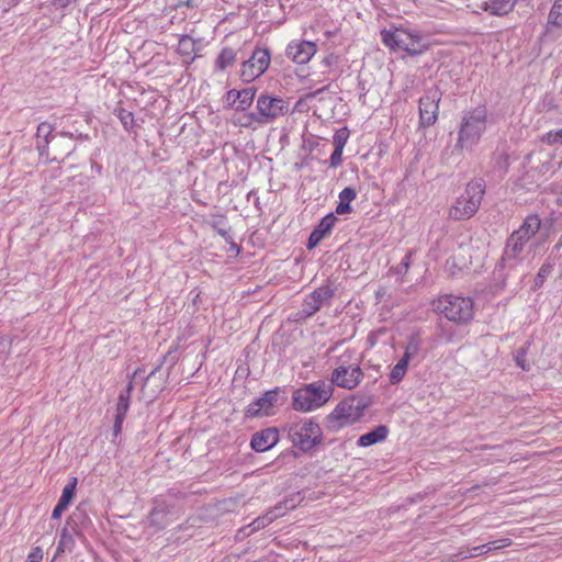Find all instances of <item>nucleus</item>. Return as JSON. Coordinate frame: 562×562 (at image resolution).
I'll list each match as a JSON object with an SVG mask.
<instances>
[{"instance_id": "51", "label": "nucleus", "mask_w": 562, "mask_h": 562, "mask_svg": "<svg viewBox=\"0 0 562 562\" xmlns=\"http://www.w3.org/2000/svg\"><path fill=\"white\" fill-rule=\"evenodd\" d=\"M76 0H55V4L60 8H67L69 4L75 2Z\"/></svg>"}, {"instance_id": "13", "label": "nucleus", "mask_w": 562, "mask_h": 562, "mask_svg": "<svg viewBox=\"0 0 562 562\" xmlns=\"http://www.w3.org/2000/svg\"><path fill=\"white\" fill-rule=\"evenodd\" d=\"M280 387L266 391L260 397L252 401L245 409L248 418L268 417L274 415V408L280 400Z\"/></svg>"}, {"instance_id": "52", "label": "nucleus", "mask_w": 562, "mask_h": 562, "mask_svg": "<svg viewBox=\"0 0 562 562\" xmlns=\"http://www.w3.org/2000/svg\"><path fill=\"white\" fill-rule=\"evenodd\" d=\"M226 241L229 243L231 250L239 252V246L233 240L232 237L229 240H226Z\"/></svg>"}, {"instance_id": "8", "label": "nucleus", "mask_w": 562, "mask_h": 562, "mask_svg": "<svg viewBox=\"0 0 562 562\" xmlns=\"http://www.w3.org/2000/svg\"><path fill=\"white\" fill-rule=\"evenodd\" d=\"M333 389L324 381L305 384L294 391L292 407L297 412H312L324 405L331 396Z\"/></svg>"}, {"instance_id": "54", "label": "nucleus", "mask_w": 562, "mask_h": 562, "mask_svg": "<svg viewBox=\"0 0 562 562\" xmlns=\"http://www.w3.org/2000/svg\"><path fill=\"white\" fill-rule=\"evenodd\" d=\"M331 59H333V56L327 57V58H325V59H324V63H325L327 66H329V65H330V63H331Z\"/></svg>"}, {"instance_id": "32", "label": "nucleus", "mask_w": 562, "mask_h": 562, "mask_svg": "<svg viewBox=\"0 0 562 562\" xmlns=\"http://www.w3.org/2000/svg\"><path fill=\"white\" fill-rule=\"evenodd\" d=\"M75 544L72 536L64 528L60 532L56 554H59L66 550L70 551Z\"/></svg>"}, {"instance_id": "21", "label": "nucleus", "mask_w": 562, "mask_h": 562, "mask_svg": "<svg viewBox=\"0 0 562 562\" xmlns=\"http://www.w3.org/2000/svg\"><path fill=\"white\" fill-rule=\"evenodd\" d=\"M389 429L384 425L375 427L373 430L359 437L357 445L359 447H370L386 439Z\"/></svg>"}, {"instance_id": "16", "label": "nucleus", "mask_w": 562, "mask_h": 562, "mask_svg": "<svg viewBox=\"0 0 562 562\" xmlns=\"http://www.w3.org/2000/svg\"><path fill=\"white\" fill-rule=\"evenodd\" d=\"M333 294L334 292L329 286L315 289L312 293L305 296L300 312L301 317L306 318L313 316L331 299Z\"/></svg>"}, {"instance_id": "44", "label": "nucleus", "mask_w": 562, "mask_h": 562, "mask_svg": "<svg viewBox=\"0 0 562 562\" xmlns=\"http://www.w3.org/2000/svg\"><path fill=\"white\" fill-rule=\"evenodd\" d=\"M159 370V367H156L155 369H153L145 378L144 380L145 381H148L151 376H154L156 374V372ZM143 369L138 368L137 370L134 371L133 375H132V379L133 380H136V379H143Z\"/></svg>"}, {"instance_id": "3", "label": "nucleus", "mask_w": 562, "mask_h": 562, "mask_svg": "<svg viewBox=\"0 0 562 562\" xmlns=\"http://www.w3.org/2000/svg\"><path fill=\"white\" fill-rule=\"evenodd\" d=\"M382 43L392 50H401L409 56L422 55L428 49L424 36L419 31L403 27L391 26L381 31Z\"/></svg>"}, {"instance_id": "38", "label": "nucleus", "mask_w": 562, "mask_h": 562, "mask_svg": "<svg viewBox=\"0 0 562 562\" xmlns=\"http://www.w3.org/2000/svg\"><path fill=\"white\" fill-rule=\"evenodd\" d=\"M407 370L404 369L403 367H400L398 364H395L392 370H391V373H390V382L392 384H397L400 383L403 378L405 376Z\"/></svg>"}, {"instance_id": "33", "label": "nucleus", "mask_w": 562, "mask_h": 562, "mask_svg": "<svg viewBox=\"0 0 562 562\" xmlns=\"http://www.w3.org/2000/svg\"><path fill=\"white\" fill-rule=\"evenodd\" d=\"M115 115L124 126L126 131H131L134 127V115L131 111L125 110L123 108H119L115 110Z\"/></svg>"}, {"instance_id": "11", "label": "nucleus", "mask_w": 562, "mask_h": 562, "mask_svg": "<svg viewBox=\"0 0 562 562\" xmlns=\"http://www.w3.org/2000/svg\"><path fill=\"white\" fill-rule=\"evenodd\" d=\"M271 61L270 52L267 48L257 47L251 56L240 65V78L245 82H251L266 72Z\"/></svg>"}, {"instance_id": "29", "label": "nucleus", "mask_w": 562, "mask_h": 562, "mask_svg": "<svg viewBox=\"0 0 562 562\" xmlns=\"http://www.w3.org/2000/svg\"><path fill=\"white\" fill-rule=\"evenodd\" d=\"M422 349V339L417 334H412L404 347V355L412 360L419 353Z\"/></svg>"}, {"instance_id": "17", "label": "nucleus", "mask_w": 562, "mask_h": 562, "mask_svg": "<svg viewBox=\"0 0 562 562\" xmlns=\"http://www.w3.org/2000/svg\"><path fill=\"white\" fill-rule=\"evenodd\" d=\"M317 50L316 44L310 41H292L285 49L288 58L299 65L311 60Z\"/></svg>"}, {"instance_id": "28", "label": "nucleus", "mask_w": 562, "mask_h": 562, "mask_svg": "<svg viewBox=\"0 0 562 562\" xmlns=\"http://www.w3.org/2000/svg\"><path fill=\"white\" fill-rule=\"evenodd\" d=\"M336 221H337V218H336L335 214L328 213L321 220V222L313 229V232L316 233L322 238H324L326 235H328L330 233Z\"/></svg>"}, {"instance_id": "49", "label": "nucleus", "mask_w": 562, "mask_h": 562, "mask_svg": "<svg viewBox=\"0 0 562 562\" xmlns=\"http://www.w3.org/2000/svg\"><path fill=\"white\" fill-rule=\"evenodd\" d=\"M67 507L65 505H61L59 503H57V505L55 506V508L53 509V513H52V518L53 519H58L63 512L66 509Z\"/></svg>"}, {"instance_id": "18", "label": "nucleus", "mask_w": 562, "mask_h": 562, "mask_svg": "<svg viewBox=\"0 0 562 562\" xmlns=\"http://www.w3.org/2000/svg\"><path fill=\"white\" fill-rule=\"evenodd\" d=\"M279 441V430L274 427L255 432L250 440V447L257 452H266Z\"/></svg>"}, {"instance_id": "34", "label": "nucleus", "mask_w": 562, "mask_h": 562, "mask_svg": "<svg viewBox=\"0 0 562 562\" xmlns=\"http://www.w3.org/2000/svg\"><path fill=\"white\" fill-rule=\"evenodd\" d=\"M512 540L509 538H504L495 541H490L487 543L482 544V549L484 550V554L494 551L501 548H506L510 546Z\"/></svg>"}, {"instance_id": "36", "label": "nucleus", "mask_w": 562, "mask_h": 562, "mask_svg": "<svg viewBox=\"0 0 562 562\" xmlns=\"http://www.w3.org/2000/svg\"><path fill=\"white\" fill-rule=\"evenodd\" d=\"M211 226L225 240H229L231 239V234H229L228 229L226 228V224H225V220L224 218H221L218 221H214L211 224Z\"/></svg>"}, {"instance_id": "5", "label": "nucleus", "mask_w": 562, "mask_h": 562, "mask_svg": "<svg viewBox=\"0 0 562 562\" xmlns=\"http://www.w3.org/2000/svg\"><path fill=\"white\" fill-rule=\"evenodd\" d=\"M284 430L292 445L303 452H308L323 441L321 426L312 418H300L289 423Z\"/></svg>"}, {"instance_id": "14", "label": "nucleus", "mask_w": 562, "mask_h": 562, "mask_svg": "<svg viewBox=\"0 0 562 562\" xmlns=\"http://www.w3.org/2000/svg\"><path fill=\"white\" fill-rule=\"evenodd\" d=\"M303 501V496L300 492L293 493L286 496L283 501L279 502L273 508L268 510L262 517L257 518L254 521L255 528H263L271 524L279 517L285 515L286 512L296 508Z\"/></svg>"}, {"instance_id": "45", "label": "nucleus", "mask_w": 562, "mask_h": 562, "mask_svg": "<svg viewBox=\"0 0 562 562\" xmlns=\"http://www.w3.org/2000/svg\"><path fill=\"white\" fill-rule=\"evenodd\" d=\"M342 161V150L340 149H334L333 154L330 155V166L337 167Z\"/></svg>"}, {"instance_id": "40", "label": "nucleus", "mask_w": 562, "mask_h": 562, "mask_svg": "<svg viewBox=\"0 0 562 562\" xmlns=\"http://www.w3.org/2000/svg\"><path fill=\"white\" fill-rule=\"evenodd\" d=\"M552 267L550 265H542L537 273L536 277V284H542L543 281L549 277L551 273Z\"/></svg>"}, {"instance_id": "53", "label": "nucleus", "mask_w": 562, "mask_h": 562, "mask_svg": "<svg viewBox=\"0 0 562 562\" xmlns=\"http://www.w3.org/2000/svg\"><path fill=\"white\" fill-rule=\"evenodd\" d=\"M8 2V4L10 5H15L18 4L21 0H5Z\"/></svg>"}, {"instance_id": "37", "label": "nucleus", "mask_w": 562, "mask_h": 562, "mask_svg": "<svg viewBox=\"0 0 562 562\" xmlns=\"http://www.w3.org/2000/svg\"><path fill=\"white\" fill-rule=\"evenodd\" d=\"M543 142L549 145L561 144L562 145V127L555 131H550L543 136Z\"/></svg>"}, {"instance_id": "10", "label": "nucleus", "mask_w": 562, "mask_h": 562, "mask_svg": "<svg viewBox=\"0 0 562 562\" xmlns=\"http://www.w3.org/2000/svg\"><path fill=\"white\" fill-rule=\"evenodd\" d=\"M256 115L252 120H257V124L267 125L273 123L278 119L284 116L289 112V102L277 95L262 92L256 100Z\"/></svg>"}, {"instance_id": "15", "label": "nucleus", "mask_w": 562, "mask_h": 562, "mask_svg": "<svg viewBox=\"0 0 562 562\" xmlns=\"http://www.w3.org/2000/svg\"><path fill=\"white\" fill-rule=\"evenodd\" d=\"M440 94L437 90L427 91L419 99V122L423 127L434 125L438 119Z\"/></svg>"}, {"instance_id": "2", "label": "nucleus", "mask_w": 562, "mask_h": 562, "mask_svg": "<svg viewBox=\"0 0 562 562\" xmlns=\"http://www.w3.org/2000/svg\"><path fill=\"white\" fill-rule=\"evenodd\" d=\"M364 378L360 360L352 349H346L333 360V370L329 376L331 385L352 391L359 386Z\"/></svg>"}, {"instance_id": "30", "label": "nucleus", "mask_w": 562, "mask_h": 562, "mask_svg": "<svg viewBox=\"0 0 562 562\" xmlns=\"http://www.w3.org/2000/svg\"><path fill=\"white\" fill-rule=\"evenodd\" d=\"M548 22L555 27H562V0H554L548 15Z\"/></svg>"}, {"instance_id": "48", "label": "nucleus", "mask_w": 562, "mask_h": 562, "mask_svg": "<svg viewBox=\"0 0 562 562\" xmlns=\"http://www.w3.org/2000/svg\"><path fill=\"white\" fill-rule=\"evenodd\" d=\"M481 554H484V550L482 549V546L473 547L469 550L468 554L464 555V558H473L479 557Z\"/></svg>"}, {"instance_id": "55", "label": "nucleus", "mask_w": 562, "mask_h": 562, "mask_svg": "<svg viewBox=\"0 0 562 562\" xmlns=\"http://www.w3.org/2000/svg\"><path fill=\"white\" fill-rule=\"evenodd\" d=\"M517 363L520 368L525 369L524 364L521 362H519V357H517Z\"/></svg>"}, {"instance_id": "35", "label": "nucleus", "mask_w": 562, "mask_h": 562, "mask_svg": "<svg viewBox=\"0 0 562 562\" xmlns=\"http://www.w3.org/2000/svg\"><path fill=\"white\" fill-rule=\"evenodd\" d=\"M347 139H348L347 128L337 131L333 137V143H334L335 149L344 150Z\"/></svg>"}, {"instance_id": "22", "label": "nucleus", "mask_w": 562, "mask_h": 562, "mask_svg": "<svg viewBox=\"0 0 562 562\" xmlns=\"http://www.w3.org/2000/svg\"><path fill=\"white\" fill-rule=\"evenodd\" d=\"M195 41L189 35H182L178 42L177 52L183 57V63L191 64L195 58Z\"/></svg>"}, {"instance_id": "1", "label": "nucleus", "mask_w": 562, "mask_h": 562, "mask_svg": "<svg viewBox=\"0 0 562 562\" xmlns=\"http://www.w3.org/2000/svg\"><path fill=\"white\" fill-rule=\"evenodd\" d=\"M541 227V220L537 214H529L507 238L501 259L503 268L515 270L530 252L529 241Z\"/></svg>"}, {"instance_id": "42", "label": "nucleus", "mask_w": 562, "mask_h": 562, "mask_svg": "<svg viewBox=\"0 0 562 562\" xmlns=\"http://www.w3.org/2000/svg\"><path fill=\"white\" fill-rule=\"evenodd\" d=\"M411 257H412L411 252H407L404 256L402 261L395 268L396 273L402 274V273H406L407 272V270H408V268L411 266Z\"/></svg>"}, {"instance_id": "31", "label": "nucleus", "mask_w": 562, "mask_h": 562, "mask_svg": "<svg viewBox=\"0 0 562 562\" xmlns=\"http://www.w3.org/2000/svg\"><path fill=\"white\" fill-rule=\"evenodd\" d=\"M76 486H77V477H71L70 481L63 488V493H61V496H60L58 503L68 507V505L70 504V502L75 495Z\"/></svg>"}, {"instance_id": "47", "label": "nucleus", "mask_w": 562, "mask_h": 562, "mask_svg": "<svg viewBox=\"0 0 562 562\" xmlns=\"http://www.w3.org/2000/svg\"><path fill=\"white\" fill-rule=\"evenodd\" d=\"M124 419H125V417L115 415L114 425H113L114 436H117L121 432L122 424H123Z\"/></svg>"}, {"instance_id": "27", "label": "nucleus", "mask_w": 562, "mask_h": 562, "mask_svg": "<svg viewBox=\"0 0 562 562\" xmlns=\"http://www.w3.org/2000/svg\"><path fill=\"white\" fill-rule=\"evenodd\" d=\"M133 381L131 380L125 390L122 391L119 395V398H117V404H116V413L115 415L116 416H122V417H125L126 416V413L130 408V398H131V393L133 391Z\"/></svg>"}, {"instance_id": "6", "label": "nucleus", "mask_w": 562, "mask_h": 562, "mask_svg": "<svg viewBox=\"0 0 562 562\" xmlns=\"http://www.w3.org/2000/svg\"><path fill=\"white\" fill-rule=\"evenodd\" d=\"M434 310L456 324H468L474 315L471 297L446 294L432 302Z\"/></svg>"}, {"instance_id": "56", "label": "nucleus", "mask_w": 562, "mask_h": 562, "mask_svg": "<svg viewBox=\"0 0 562 562\" xmlns=\"http://www.w3.org/2000/svg\"><path fill=\"white\" fill-rule=\"evenodd\" d=\"M326 89H327V87H323L322 89L317 90V93H318V92H322V91H324V90H326Z\"/></svg>"}, {"instance_id": "50", "label": "nucleus", "mask_w": 562, "mask_h": 562, "mask_svg": "<svg viewBox=\"0 0 562 562\" xmlns=\"http://www.w3.org/2000/svg\"><path fill=\"white\" fill-rule=\"evenodd\" d=\"M412 359L411 358H406L405 355H403V357L397 361L396 364H398L400 367H403L404 369L407 370V367H408V363Z\"/></svg>"}, {"instance_id": "46", "label": "nucleus", "mask_w": 562, "mask_h": 562, "mask_svg": "<svg viewBox=\"0 0 562 562\" xmlns=\"http://www.w3.org/2000/svg\"><path fill=\"white\" fill-rule=\"evenodd\" d=\"M322 239L323 238L321 236H318L316 233H314L312 231V233L308 237V240H307V248L312 249V248L316 247Z\"/></svg>"}, {"instance_id": "23", "label": "nucleus", "mask_w": 562, "mask_h": 562, "mask_svg": "<svg viewBox=\"0 0 562 562\" xmlns=\"http://www.w3.org/2000/svg\"><path fill=\"white\" fill-rule=\"evenodd\" d=\"M357 198V192L353 188L347 187L339 193V202L336 206L335 213L338 215L349 214L351 212L350 202Z\"/></svg>"}, {"instance_id": "4", "label": "nucleus", "mask_w": 562, "mask_h": 562, "mask_svg": "<svg viewBox=\"0 0 562 562\" xmlns=\"http://www.w3.org/2000/svg\"><path fill=\"white\" fill-rule=\"evenodd\" d=\"M487 126L485 106L464 111L458 134L457 147L472 149L481 139Z\"/></svg>"}, {"instance_id": "19", "label": "nucleus", "mask_w": 562, "mask_h": 562, "mask_svg": "<svg viewBox=\"0 0 562 562\" xmlns=\"http://www.w3.org/2000/svg\"><path fill=\"white\" fill-rule=\"evenodd\" d=\"M527 165L540 176L547 177L553 172V159L549 153H531L526 157Z\"/></svg>"}, {"instance_id": "25", "label": "nucleus", "mask_w": 562, "mask_h": 562, "mask_svg": "<svg viewBox=\"0 0 562 562\" xmlns=\"http://www.w3.org/2000/svg\"><path fill=\"white\" fill-rule=\"evenodd\" d=\"M236 52L231 47H225L221 50L215 59V71H224L227 67L234 65L236 61Z\"/></svg>"}, {"instance_id": "9", "label": "nucleus", "mask_w": 562, "mask_h": 562, "mask_svg": "<svg viewBox=\"0 0 562 562\" xmlns=\"http://www.w3.org/2000/svg\"><path fill=\"white\" fill-rule=\"evenodd\" d=\"M368 407L363 398L350 396L339 402L334 411L326 417V427L331 431H338L341 428L358 422Z\"/></svg>"}, {"instance_id": "43", "label": "nucleus", "mask_w": 562, "mask_h": 562, "mask_svg": "<svg viewBox=\"0 0 562 562\" xmlns=\"http://www.w3.org/2000/svg\"><path fill=\"white\" fill-rule=\"evenodd\" d=\"M43 560V550L40 547H35L29 553L25 562H42Z\"/></svg>"}, {"instance_id": "20", "label": "nucleus", "mask_w": 562, "mask_h": 562, "mask_svg": "<svg viewBox=\"0 0 562 562\" xmlns=\"http://www.w3.org/2000/svg\"><path fill=\"white\" fill-rule=\"evenodd\" d=\"M517 0H486L480 4V9L495 16H504L512 12Z\"/></svg>"}, {"instance_id": "41", "label": "nucleus", "mask_w": 562, "mask_h": 562, "mask_svg": "<svg viewBox=\"0 0 562 562\" xmlns=\"http://www.w3.org/2000/svg\"><path fill=\"white\" fill-rule=\"evenodd\" d=\"M239 91L236 89H231L225 93V101L229 106H232L235 110V105L238 102L239 99Z\"/></svg>"}, {"instance_id": "24", "label": "nucleus", "mask_w": 562, "mask_h": 562, "mask_svg": "<svg viewBox=\"0 0 562 562\" xmlns=\"http://www.w3.org/2000/svg\"><path fill=\"white\" fill-rule=\"evenodd\" d=\"M53 131H54L53 126L47 122H43L37 126L36 147H37L41 156H43L45 154V151L47 150L48 143H49L48 137L53 133Z\"/></svg>"}, {"instance_id": "26", "label": "nucleus", "mask_w": 562, "mask_h": 562, "mask_svg": "<svg viewBox=\"0 0 562 562\" xmlns=\"http://www.w3.org/2000/svg\"><path fill=\"white\" fill-rule=\"evenodd\" d=\"M257 89L254 87L245 88L239 91V99L235 105L236 112H246L254 103Z\"/></svg>"}, {"instance_id": "12", "label": "nucleus", "mask_w": 562, "mask_h": 562, "mask_svg": "<svg viewBox=\"0 0 562 562\" xmlns=\"http://www.w3.org/2000/svg\"><path fill=\"white\" fill-rule=\"evenodd\" d=\"M182 513V508L176 503H168L167 501L158 502L148 515L149 527H151L154 531L162 530L172 521L177 520Z\"/></svg>"}, {"instance_id": "7", "label": "nucleus", "mask_w": 562, "mask_h": 562, "mask_svg": "<svg viewBox=\"0 0 562 562\" xmlns=\"http://www.w3.org/2000/svg\"><path fill=\"white\" fill-rule=\"evenodd\" d=\"M485 193L483 179H475L467 184L464 192L449 209V217L456 221L468 220L479 210Z\"/></svg>"}, {"instance_id": "39", "label": "nucleus", "mask_w": 562, "mask_h": 562, "mask_svg": "<svg viewBox=\"0 0 562 562\" xmlns=\"http://www.w3.org/2000/svg\"><path fill=\"white\" fill-rule=\"evenodd\" d=\"M252 115H256V112H247L245 114H243L239 119H238V122L237 124L241 127H246V128H249L251 127L252 124H257V120H252Z\"/></svg>"}]
</instances>
